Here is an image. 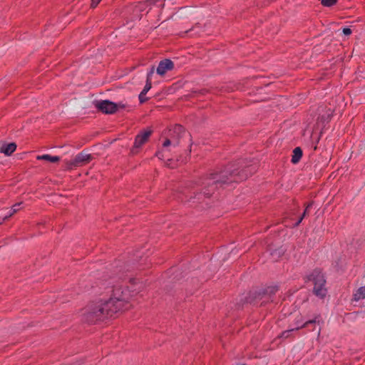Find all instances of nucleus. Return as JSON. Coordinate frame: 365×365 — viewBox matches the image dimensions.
<instances>
[{"mask_svg": "<svg viewBox=\"0 0 365 365\" xmlns=\"http://www.w3.org/2000/svg\"><path fill=\"white\" fill-rule=\"evenodd\" d=\"M365 298V286L361 287L356 291V292L354 295V299L355 301H359L360 299Z\"/></svg>", "mask_w": 365, "mask_h": 365, "instance_id": "2eb2a0df", "label": "nucleus"}, {"mask_svg": "<svg viewBox=\"0 0 365 365\" xmlns=\"http://www.w3.org/2000/svg\"><path fill=\"white\" fill-rule=\"evenodd\" d=\"M115 105L117 106V110H118L119 108H125V104H123V103H115Z\"/></svg>", "mask_w": 365, "mask_h": 365, "instance_id": "a878e982", "label": "nucleus"}, {"mask_svg": "<svg viewBox=\"0 0 365 365\" xmlns=\"http://www.w3.org/2000/svg\"><path fill=\"white\" fill-rule=\"evenodd\" d=\"M187 135L186 133L183 132L182 135L181 137H185V135Z\"/></svg>", "mask_w": 365, "mask_h": 365, "instance_id": "c85d7f7f", "label": "nucleus"}, {"mask_svg": "<svg viewBox=\"0 0 365 365\" xmlns=\"http://www.w3.org/2000/svg\"><path fill=\"white\" fill-rule=\"evenodd\" d=\"M338 0H322V4L324 6H331L335 5L337 3Z\"/></svg>", "mask_w": 365, "mask_h": 365, "instance_id": "a211bd4d", "label": "nucleus"}, {"mask_svg": "<svg viewBox=\"0 0 365 365\" xmlns=\"http://www.w3.org/2000/svg\"><path fill=\"white\" fill-rule=\"evenodd\" d=\"M37 160H44L51 163H57L60 160V158L58 156H51L48 154H45L43 155L37 156Z\"/></svg>", "mask_w": 365, "mask_h": 365, "instance_id": "4468645a", "label": "nucleus"}, {"mask_svg": "<svg viewBox=\"0 0 365 365\" xmlns=\"http://www.w3.org/2000/svg\"><path fill=\"white\" fill-rule=\"evenodd\" d=\"M307 281L314 284L313 293L317 297L324 299L327 294L326 279L324 273L320 269H314L307 277Z\"/></svg>", "mask_w": 365, "mask_h": 365, "instance_id": "39448f33", "label": "nucleus"}, {"mask_svg": "<svg viewBox=\"0 0 365 365\" xmlns=\"http://www.w3.org/2000/svg\"><path fill=\"white\" fill-rule=\"evenodd\" d=\"M91 154L81 152L76 155L73 160L64 161V170H71L73 168L81 167L89 163L93 160Z\"/></svg>", "mask_w": 365, "mask_h": 365, "instance_id": "423d86ee", "label": "nucleus"}, {"mask_svg": "<svg viewBox=\"0 0 365 365\" xmlns=\"http://www.w3.org/2000/svg\"><path fill=\"white\" fill-rule=\"evenodd\" d=\"M112 309L103 299L91 301L83 309V320L88 324H97L114 316Z\"/></svg>", "mask_w": 365, "mask_h": 365, "instance_id": "f03ea898", "label": "nucleus"}, {"mask_svg": "<svg viewBox=\"0 0 365 365\" xmlns=\"http://www.w3.org/2000/svg\"><path fill=\"white\" fill-rule=\"evenodd\" d=\"M193 93H199V94H201V95H205V93H207V91L206 89H202V90H200L198 91H193Z\"/></svg>", "mask_w": 365, "mask_h": 365, "instance_id": "393cba45", "label": "nucleus"}, {"mask_svg": "<svg viewBox=\"0 0 365 365\" xmlns=\"http://www.w3.org/2000/svg\"><path fill=\"white\" fill-rule=\"evenodd\" d=\"M256 170V165H245L241 160L230 163L223 169L215 170L200 180L190 193V200L194 203L204 202L218 187L225 184L245 180Z\"/></svg>", "mask_w": 365, "mask_h": 365, "instance_id": "f257e3e1", "label": "nucleus"}, {"mask_svg": "<svg viewBox=\"0 0 365 365\" xmlns=\"http://www.w3.org/2000/svg\"><path fill=\"white\" fill-rule=\"evenodd\" d=\"M303 153L300 147H297L293 150V155L292 156V163L297 164L299 162L302 157Z\"/></svg>", "mask_w": 365, "mask_h": 365, "instance_id": "ddd939ff", "label": "nucleus"}, {"mask_svg": "<svg viewBox=\"0 0 365 365\" xmlns=\"http://www.w3.org/2000/svg\"><path fill=\"white\" fill-rule=\"evenodd\" d=\"M16 149L15 143L3 145L0 149L1 153H4L6 155H11Z\"/></svg>", "mask_w": 365, "mask_h": 365, "instance_id": "9b49d317", "label": "nucleus"}, {"mask_svg": "<svg viewBox=\"0 0 365 365\" xmlns=\"http://www.w3.org/2000/svg\"><path fill=\"white\" fill-rule=\"evenodd\" d=\"M134 267L139 269H143L144 267L142 266V264L138 263V264H134Z\"/></svg>", "mask_w": 365, "mask_h": 365, "instance_id": "cd10ccee", "label": "nucleus"}, {"mask_svg": "<svg viewBox=\"0 0 365 365\" xmlns=\"http://www.w3.org/2000/svg\"><path fill=\"white\" fill-rule=\"evenodd\" d=\"M101 0H91V7L96 8Z\"/></svg>", "mask_w": 365, "mask_h": 365, "instance_id": "4be33fe9", "label": "nucleus"}, {"mask_svg": "<svg viewBox=\"0 0 365 365\" xmlns=\"http://www.w3.org/2000/svg\"><path fill=\"white\" fill-rule=\"evenodd\" d=\"M278 291L277 286H270L258 291L250 292L247 297V302L257 304L261 301L260 306L273 301V297Z\"/></svg>", "mask_w": 365, "mask_h": 365, "instance_id": "20e7f679", "label": "nucleus"}, {"mask_svg": "<svg viewBox=\"0 0 365 365\" xmlns=\"http://www.w3.org/2000/svg\"><path fill=\"white\" fill-rule=\"evenodd\" d=\"M182 130H183V127L180 125L175 126V132H177L179 133H182Z\"/></svg>", "mask_w": 365, "mask_h": 365, "instance_id": "b1692460", "label": "nucleus"}, {"mask_svg": "<svg viewBox=\"0 0 365 365\" xmlns=\"http://www.w3.org/2000/svg\"><path fill=\"white\" fill-rule=\"evenodd\" d=\"M320 322H322V319L320 314L316 315L313 319L308 320L305 322L301 326H298L295 329H292L289 330L284 331L282 333L280 337L283 338H288L290 336V333L294 330H299L302 328H308L309 325H314L315 324H319Z\"/></svg>", "mask_w": 365, "mask_h": 365, "instance_id": "1a4fd4ad", "label": "nucleus"}, {"mask_svg": "<svg viewBox=\"0 0 365 365\" xmlns=\"http://www.w3.org/2000/svg\"><path fill=\"white\" fill-rule=\"evenodd\" d=\"M95 106L99 111L105 114H113L117 111L115 103L108 100L96 101Z\"/></svg>", "mask_w": 365, "mask_h": 365, "instance_id": "6e6552de", "label": "nucleus"}, {"mask_svg": "<svg viewBox=\"0 0 365 365\" xmlns=\"http://www.w3.org/2000/svg\"><path fill=\"white\" fill-rule=\"evenodd\" d=\"M174 68V63L170 59H164L160 61L157 68V73L160 76H163L168 71H171Z\"/></svg>", "mask_w": 365, "mask_h": 365, "instance_id": "9d476101", "label": "nucleus"}, {"mask_svg": "<svg viewBox=\"0 0 365 365\" xmlns=\"http://www.w3.org/2000/svg\"><path fill=\"white\" fill-rule=\"evenodd\" d=\"M313 204L314 202L311 201L306 205L305 210L302 215H301L303 218H304L307 215H309V210L313 206Z\"/></svg>", "mask_w": 365, "mask_h": 365, "instance_id": "6ab92c4d", "label": "nucleus"}, {"mask_svg": "<svg viewBox=\"0 0 365 365\" xmlns=\"http://www.w3.org/2000/svg\"><path fill=\"white\" fill-rule=\"evenodd\" d=\"M21 202L16 203V204L14 205L12 208H11V210L10 213L8 215H6L3 218V221H5V220H8L9 217H11L15 213H16L19 210V207L21 205Z\"/></svg>", "mask_w": 365, "mask_h": 365, "instance_id": "dca6fc26", "label": "nucleus"}, {"mask_svg": "<svg viewBox=\"0 0 365 365\" xmlns=\"http://www.w3.org/2000/svg\"><path fill=\"white\" fill-rule=\"evenodd\" d=\"M152 133L151 130H143L135 136L134 145L130 150V153L133 155L138 153V149L148 140Z\"/></svg>", "mask_w": 365, "mask_h": 365, "instance_id": "0eeeda50", "label": "nucleus"}, {"mask_svg": "<svg viewBox=\"0 0 365 365\" xmlns=\"http://www.w3.org/2000/svg\"><path fill=\"white\" fill-rule=\"evenodd\" d=\"M303 217L301 216L299 220H297V221L295 222L294 227H298L299 225V224L302 222V221L303 220Z\"/></svg>", "mask_w": 365, "mask_h": 365, "instance_id": "bb28decb", "label": "nucleus"}, {"mask_svg": "<svg viewBox=\"0 0 365 365\" xmlns=\"http://www.w3.org/2000/svg\"><path fill=\"white\" fill-rule=\"evenodd\" d=\"M2 223V222H0V225Z\"/></svg>", "mask_w": 365, "mask_h": 365, "instance_id": "c756f323", "label": "nucleus"}, {"mask_svg": "<svg viewBox=\"0 0 365 365\" xmlns=\"http://www.w3.org/2000/svg\"><path fill=\"white\" fill-rule=\"evenodd\" d=\"M343 33H344V35L348 36V35H350L351 34V30L349 28H344L343 29Z\"/></svg>", "mask_w": 365, "mask_h": 365, "instance_id": "5701e85b", "label": "nucleus"}, {"mask_svg": "<svg viewBox=\"0 0 365 365\" xmlns=\"http://www.w3.org/2000/svg\"><path fill=\"white\" fill-rule=\"evenodd\" d=\"M179 144H180V142L178 140H177L175 138H172V139L166 138L163 144V148H166L170 145H173L174 146H176V145H178Z\"/></svg>", "mask_w": 365, "mask_h": 365, "instance_id": "f3484780", "label": "nucleus"}, {"mask_svg": "<svg viewBox=\"0 0 365 365\" xmlns=\"http://www.w3.org/2000/svg\"><path fill=\"white\" fill-rule=\"evenodd\" d=\"M145 95L146 94H143L142 92L139 94L138 98L140 103H144L148 100V98L145 97Z\"/></svg>", "mask_w": 365, "mask_h": 365, "instance_id": "412c9836", "label": "nucleus"}, {"mask_svg": "<svg viewBox=\"0 0 365 365\" xmlns=\"http://www.w3.org/2000/svg\"><path fill=\"white\" fill-rule=\"evenodd\" d=\"M154 73V67L153 66L150 71L147 74L146 83L141 91L143 94H146L152 87V76Z\"/></svg>", "mask_w": 365, "mask_h": 365, "instance_id": "f8f14e48", "label": "nucleus"}, {"mask_svg": "<svg viewBox=\"0 0 365 365\" xmlns=\"http://www.w3.org/2000/svg\"><path fill=\"white\" fill-rule=\"evenodd\" d=\"M155 156L160 160H165V158H168V155L163 150L156 152Z\"/></svg>", "mask_w": 365, "mask_h": 365, "instance_id": "aec40b11", "label": "nucleus"}, {"mask_svg": "<svg viewBox=\"0 0 365 365\" xmlns=\"http://www.w3.org/2000/svg\"><path fill=\"white\" fill-rule=\"evenodd\" d=\"M112 309L114 314L128 309L130 304L128 302V292L121 286L112 287L111 294L108 298H103Z\"/></svg>", "mask_w": 365, "mask_h": 365, "instance_id": "7ed1b4c3", "label": "nucleus"}]
</instances>
